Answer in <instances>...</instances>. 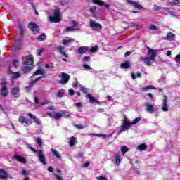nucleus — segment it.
<instances>
[{"label":"nucleus","instance_id":"1","mask_svg":"<svg viewBox=\"0 0 180 180\" xmlns=\"http://www.w3.org/2000/svg\"><path fill=\"white\" fill-rule=\"evenodd\" d=\"M140 120H141V117H139L134 119L132 122H130V121L129 120V118H127V115H124V120L122 121V124L121 125V129L120 130L119 134L123 133V131H126V130H129L131 126L137 124V123H139Z\"/></svg>","mask_w":180,"mask_h":180},{"label":"nucleus","instance_id":"2","mask_svg":"<svg viewBox=\"0 0 180 180\" xmlns=\"http://www.w3.org/2000/svg\"><path fill=\"white\" fill-rule=\"evenodd\" d=\"M22 60H25L23 61L24 68H22V71L24 72H29L32 70V65H33V56H23Z\"/></svg>","mask_w":180,"mask_h":180},{"label":"nucleus","instance_id":"3","mask_svg":"<svg viewBox=\"0 0 180 180\" xmlns=\"http://www.w3.org/2000/svg\"><path fill=\"white\" fill-rule=\"evenodd\" d=\"M28 148H30L31 151H33V153H37L38 160L39 162H41V164H43V165H46L47 164V160L46 159V156L43 153V150H35L34 148H33V147L30 146H28Z\"/></svg>","mask_w":180,"mask_h":180},{"label":"nucleus","instance_id":"4","mask_svg":"<svg viewBox=\"0 0 180 180\" xmlns=\"http://www.w3.org/2000/svg\"><path fill=\"white\" fill-rule=\"evenodd\" d=\"M53 16H49V19L50 22L53 23H58L61 20V14H60L59 10H52Z\"/></svg>","mask_w":180,"mask_h":180},{"label":"nucleus","instance_id":"5","mask_svg":"<svg viewBox=\"0 0 180 180\" xmlns=\"http://www.w3.org/2000/svg\"><path fill=\"white\" fill-rule=\"evenodd\" d=\"M143 106H145L146 110L148 112V113H154L155 112V107L148 102L145 103Z\"/></svg>","mask_w":180,"mask_h":180},{"label":"nucleus","instance_id":"6","mask_svg":"<svg viewBox=\"0 0 180 180\" xmlns=\"http://www.w3.org/2000/svg\"><path fill=\"white\" fill-rule=\"evenodd\" d=\"M89 25L93 30H102V25L96 22V21L91 20Z\"/></svg>","mask_w":180,"mask_h":180},{"label":"nucleus","instance_id":"7","mask_svg":"<svg viewBox=\"0 0 180 180\" xmlns=\"http://www.w3.org/2000/svg\"><path fill=\"white\" fill-rule=\"evenodd\" d=\"M61 75H62V79L60 80L58 82L59 84H63V85H65V84H67L68 81H70V75L65 72H62Z\"/></svg>","mask_w":180,"mask_h":180},{"label":"nucleus","instance_id":"8","mask_svg":"<svg viewBox=\"0 0 180 180\" xmlns=\"http://www.w3.org/2000/svg\"><path fill=\"white\" fill-rule=\"evenodd\" d=\"M29 29L33 32V33H39L40 32V28L38 27V25L33 22H31L29 25H28Z\"/></svg>","mask_w":180,"mask_h":180},{"label":"nucleus","instance_id":"9","mask_svg":"<svg viewBox=\"0 0 180 180\" xmlns=\"http://www.w3.org/2000/svg\"><path fill=\"white\" fill-rule=\"evenodd\" d=\"M146 50H148V54L150 56L149 58H151L152 61L155 60V54H157V51L154 50L149 46H146Z\"/></svg>","mask_w":180,"mask_h":180},{"label":"nucleus","instance_id":"10","mask_svg":"<svg viewBox=\"0 0 180 180\" xmlns=\"http://www.w3.org/2000/svg\"><path fill=\"white\" fill-rule=\"evenodd\" d=\"M18 122L22 124L25 123V124H27L28 126H30V124H32L33 123L32 121H30V120L25 117V116H20L18 118Z\"/></svg>","mask_w":180,"mask_h":180},{"label":"nucleus","instance_id":"11","mask_svg":"<svg viewBox=\"0 0 180 180\" xmlns=\"http://www.w3.org/2000/svg\"><path fill=\"white\" fill-rule=\"evenodd\" d=\"M11 94L16 98H19V94H20V88L19 86L13 87L11 90Z\"/></svg>","mask_w":180,"mask_h":180},{"label":"nucleus","instance_id":"12","mask_svg":"<svg viewBox=\"0 0 180 180\" xmlns=\"http://www.w3.org/2000/svg\"><path fill=\"white\" fill-rule=\"evenodd\" d=\"M56 50L60 53V54H62V56H64V57H65L66 58H68V55H67V53H65V47L64 46H58L56 47Z\"/></svg>","mask_w":180,"mask_h":180},{"label":"nucleus","instance_id":"13","mask_svg":"<svg viewBox=\"0 0 180 180\" xmlns=\"http://www.w3.org/2000/svg\"><path fill=\"white\" fill-rule=\"evenodd\" d=\"M141 60H142V61H144V63L146 65H148V66H150L152 65V63L151 61H153V59H151V58L150 57H141L140 58Z\"/></svg>","mask_w":180,"mask_h":180},{"label":"nucleus","instance_id":"14","mask_svg":"<svg viewBox=\"0 0 180 180\" xmlns=\"http://www.w3.org/2000/svg\"><path fill=\"white\" fill-rule=\"evenodd\" d=\"M9 94V91H8V88H6V86H3V87L1 88V96H3V98H5L6 96H8Z\"/></svg>","mask_w":180,"mask_h":180},{"label":"nucleus","instance_id":"15","mask_svg":"<svg viewBox=\"0 0 180 180\" xmlns=\"http://www.w3.org/2000/svg\"><path fill=\"white\" fill-rule=\"evenodd\" d=\"M15 160H17V161H19V162H22V164H26V158L25 157L21 156L20 155H14Z\"/></svg>","mask_w":180,"mask_h":180},{"label":"nucleus","instance_id":"16","mask_svg":"<svg viewBox=\"0 0 180 180\" xmlns=\"http://www.w3.org/2000/svg\"><path fill=\"white\" fill-rule=\"evenodd\" d=\"M129 4L134 6V8H136L137 9L141 10L143 9V6L139 4L138 1H128Z\"/></svg>","mask_w":180,"mask_h":180},{"label":"nucleus","instance_id":"17","mask_svg":"<svg viewBox=\"0 0 180 180\" xmlns=\"http://www.w3.org/2000/svg\"><path fill=\"white\" fill-rule=\"evenodd\" d=\"M86 51H89V48L87 46H80L77 50L79 54H84Z\"/></svg>","mask_w":180,"mask_h":180},{"label":"nucleus","instance_id":"18","mask_svg":"<svg viewBox=\"0 0 180 180\" xmlns=\"http://www.w3.org/2000/svg\"><path fill=\"white\" fill-rule=\"evenodd\" d=\"M163 99V105L162 107V109L163 112H168V103H167V96H164Z\"/></svg>","mask_w":180,"mask_h":180},{"label":"nucleus","instance_id":"19","mask_svg":"<svg viewBox=\"0 0 180 180\" xmlns=\"http://www.w3.org/2000/svg\"><path fill=\"white\" fill-rule=\"evenodd\" d=\"M29 117H30V119H33V120H34L35 123H37V124H40V120L39 118H37V117H36V115L32 114V113H28L27 114Z\"/></svg>","mask_w":180,"mask_h":180},{"label":"nucleus","instance_id":"20","mask_svg":"<svg viewBox=\"0 0 180 180\" xmlns=\"http://www.w3.org/2000/svg\"><path fill=\"white\" fill-rule=\"evenodd\" d=\"M86 98H89L90 103H94L95 102L96 103H98V105H101V102L91 96V94H87Z\"/></svg>","mask_w":180,"mask_h":180},{"label":"nucleus","instance_id":"21","mask_svg":"<svg viewBox=\"0 0 180 180\" xmlns=\"http://www.w3.org/2000/svg\"><path fill=\"white\" fill-rule=\"evenodd\" d=\"M8 178V174L2 169H0V179H6Z\"/></svg>","mask_w":180,"mask_h":180},{"label":"nucleus","instance_id":"22","mask_svg":"<svg viewBox=\"0 0 180 180\" xmlns=\"http://www.w3.org/2000/svg\"><path fill=\"white\" fill-rule=\"evenodd\" d=\"M51 153L54 155L58 160H61V155H60V153L56 150L55 149H51Z\"/></svg>","mask_w":180,"mask_h":180},{"label":"nucleus","instance_id":"23","mask_svg":"<svg viewBox=\"0 0 180 180\" xmlns=\"http://www.w3.org/2000/svg\"><path fill=\"white\" fill-rule=\"evenodd\" d=\"M120 150H121V153H122V155H126V153H128L129 149L126 146H122L120 148Z\"/></svg>","mask_w":180,"mask_h":180},{"label":"nucleus","instance_id":"24","mask_svg":"<svg viewBox=\"0 0 180 180\" xmlns=\"http://www.w3.org/2000/svg\"><path fill=\"white\" fill-rule=\"evenodd\" d=\"M75 40L72 38H69L67 39H63V44L64 46H67V44H70V43H74Z\"/></svg>","mask_w":180,"mask_h":180},{"label":"nucleus","instance_id":"25","mask_svg":"<svg viewBox=\"0 0 180 180\" xmlns=\"http://www.w3.org/2000/svg\"><path fill=\"white\" fill-rule=\"evenodd\" d=\"M147 146L146 143H142L137 146L136 150H139V151H144V150H147Z\"/></svg>","mask_w":180,"mask_h":180},{"label":"nucleus","instance_id":"26","mask_svg":"<svg viewBox=\"0 0 180 180\" xmlns=\"http://www.w3.org/2000/svg\"><path fill=\"white\" fill-rule=\"evenodd\" d=\"M77 144V138L72 136L70 140V147H74Z\"/></svg>","mask_w":180,"mask_h":180},{"label":"nucleus","instance_id":"27","mask_svg":"<svg viewBox=\"0 0 180 180\" xmlns=\"http://www.w3.org/2000/svg\"><path fill=\"white\" fill-rule=\"evenodd\" d=\"M115 163L117 165H119L120 162H122V158H120V155L117 153L115 155Z\"/></svg>","mask_w":180,"mask_h":180},{"label":"nucleus","instance_id":"28","mask_svg":"<svg viewBox=\"0 0 180 180\" xmlns=\"http://www.w3.org/2000/svg\"><path fill=\"white\" fill-rule=\"evenodd\" d=\"M53 117L56 120H60V119H61V117H63V112H56L53 115Z\"/></svg>","mask_w":180,"mask_h":180},{"label":"nucleus","instance_id":"29","mask_svg":"<svg viewBox=\"0 0 180 180\" xmlns=\"http://www.w3.org/2000/svg\"><path fill=\"white\" fill-rule=\"evenodd\" d=\"M167 40H175V34H173L172 32L167 33Z\"/></svg>","mask_w":180,"mask_h":180},{"label":"nucleus","instance_id":"30","mask_svg":"<svg viewBox=\"0 0 180 180\" xmlns=\"http://www.w3.org/2000/svg\"><path fill=\"white\" fill-rule=\"evenodd\" d=\"M120 67L123 69L130 68V63L129 61H126L124 63L121 64Z\"/></svg>","mask_w":180,"mask_h":180},{"label":"nucleus","instance_id":"31","mask_svg":"<svg viewBox=\"0 0 180 180\" xmlns=\"http://www.w3.org/2000/svg\"><path fill=\"white\" fill-rule=\"evenodd\" d=\"M46 74V72L43 70H38L36 72H34L33 75H44Z\"/></svg>","mask_w":180,"mask_h":180},{"label":"nucleus","instance_id":"32","mask_svg":"<svg viewBox=\"0 0 180 180\" xmlns=\"http://www.w3.org/2000/svg\"><path fill=\"white\" fill-rule=\"evenodd\" d=\"M93 4H96V5H99L100 6H103L105 3L101 0H92Z\"/></svg>","mask_w":180,"mask_h":180},{"label":"nucleus","instance_id":"33","mask_svg":"<svg viewBox=\"0 0 180 180\" xmlns=\"http://www.w3.org/2000/svg\"><path fill=\"white\" fill-rule=\"evenodd\" d=\"M36 143L39 147H43V140L41 138H37Z\"/></svg>","mask_w":180,"mask_h":180},{"label":"nucleus","instance_id":"34","mask_svg":"<svg viewBox=\"0 0 180 180\" xmlns=\"http://www.w3.org/2000/svg\"><path fill=\"white\" fill-rule=\"evenodd\" d=\"M167 4H169L170 5H178L180 4V0L168 1Z\"/></svg>","mask_w":180,"mask_h":180},{"label":"nucleus","instance_id":"35","mask_svg":"<svg viewBox=\"0 0 180 180\" xmlns=\"http://www.w3.org/2000/svg\"><path fill=\"white\" fill-rule=\"evenodd\" d=\"M64 92H65V91L64 89L60 90V91L57 94L58 98H63V96H64Z\"/></svg>","mask_w":180,"mask_h":180},{"label":"nucleus","instance_id":"36","mask_svg":"<svg viewBox=\"0 0 180 180\" xmlns=\"http://www.w3.org/2000/svg\"><path fill=\"white\" fill-rule=\"evenodd\" d=\"M62 115H63V116H65V117H66V119H68V117H71L70 112H68L67 111H62Z\"/></svg>","mask_w":180,"mask_h":180},{"label":"nucleus","instance_id":"37","mask_svg":"<svg viewBox=\"0 0 180 180\" xmlns=\"http://www.w3.org/2000/svg\"><path fill=\"white\" fill-rule=\"evenodd\" d=\"M39 41H43V40H46V34H42L38 37Z\"/></svg>","mask_w":180,"mask_h":180},{"label":"nucleus","instance_id":"38","mask_svg":"<svg viewBox=\"0 0 180 180\" xmlns=\"http://www.w3.org/2000/svg\"><path fill=\"white\" fill-rule=\"evenodd\" d=\"M13 65H14V67H15L16 68H18V67H19V60L15 59L13 61Z\"/></svg>","mask_w":180,"mask_h":180},{"label":"nucleus","instance_id":"39","mask_svg":"<svg viewBox=\"0 0 180 180\" xmlns=\"http://www.w3.org/2000/svg\"><path fill=\"white\" fill-rule=\"evenodd\" d=\"M77 30V29L74 28V27H66V30H65V32H74Z\"/></svg>","mask_w":180,"mask_h":180},{"label":"nucleus","instance_id":"40","mask_svg":"<svg viewBox=\"0 0 180 180\" xmlns=\"http://www.w3.org/2000/svg\"><path fill=\"white\" fill-rule=\"evenodd\" d=\"M71 25H72V27L75 29V27H78V22L77 21H71Z\"/></svg>","mask_w":180,"mask_h":180},{"label":"nucleus","instance_id":"41","mask_svg":"<svg viewBox=\"0 0 180 180\" xmlns=\"http://www.w3.org/2000/svg\"><path fill=\"white\" fill-rule=\"evenodd\" d=\"M148 89H154L153 86H146L142 89V91H148Z\"/></svg>","mask_w":180,"mask_h":180},{"label":"nucleus","instance_id":"42","mask_svg":"<svg viewBox=\"0 0 180 180\" xmlns=\"http://www.w3.org/2000/svg\"><path fill=\"white\" fill-rule=\"evenodd\" d=\"M21 75L19 72H14L12 78H20Z\"/></svg>","mask_w":180,"mask_h":180},{"label":"nucleus","instance_id":"43","mask_svg":"<svg viewBox=\"0 0 180 180\" xmlns=\"http://www.w3.org/2000/svg\"><path fill=\"white\" fill-rule=\"evenodd\" d=\"M82 67L83 68L86 69V71H91V70H92V68H91L90 66L86 64H83Z\"/></svg>","mask_w":180,"mask_h":180},{"label":"nucleus","instance_id":"44","mask_svg":"<svg viewBox=\"0 0 180 180\" xmlns=\"http://www.w3.org/2000/svg\"><path fill=\"white\" fill-rule=\"evenodd\" d=\"M43 53H44V49H41L37 50V56H41Z\"/></svg>","mask_w":180,"mask_h":180},{"label":"nucleus","instance_id":"45","mask_svg":"<svg viewBox=\"0 0 180 180\" xmlns=\"http://www.w3.org/2000/svg\"><path fill=\"white\" fill-rule=\"evenodd\" d=\"M98 50V46H93L91 49L90 51L91 53H96V51H97Z\"/></svg>","mask_w":180,"mask_h":180},{"label":"nucleus","instance_id":"46","mask_svg":"<svg viewBox=\"0 0 180 180\" xmlns=\"http://www.w3.org/2000/svg\"><path fill=\"white\" fill-rule=\"evenodd\" d=\"M54 176L57 180H63V177L57 174H54Z\"/></svg>","mask_w":180,"mask_h":180},{"label":"nucleus","instance_id":"47","mask_svg":"<svg viewBox=\"0 0 180 180\" xmlns=\"http://www.w3.org/2000/svg\"><path fill=\"white\" fill-rule=\"evenodd\" d=\"M91 60V57L89 56H84L83 58H82V61H90Z\"/></svg>","mask_w":180,"mask_h":180},{"label":"nucleus","instance_id":"48","mask_svg":"<svg viewBox=\"0 0 180 180\" xmlns=\"http://www.w3.org/2000/svg\"><path fill=\"white\" fill-rule=\"evenodd\" d=\"M80 91H82V92H84V94H88V89L85 88V87H81L80 88Z\"/></svg>","mask_w":180,"mask_h":180},{"label":"nucleus","instance_id":"49","mask_svg":"<svg viewBox=\"0 0 180 180\" xmlns=\"http://www.w3.org/2000/svg\"><path fill=\"white\" fill-rule=\"evenodd\" d=\"M90 12H91V13H95V12H96V7L93 6L90 8Z\"/></svg>","mask_w":180,"mask_h":180},{"label":"nucleus","instance_id":"50","mask_svg":"<svg viewBox=\"0 0 180 180\" xmlns=\"http://www.w3.org/2000/svg\"><path fill=\"white\" fill-rule=\"evenodd\" d=\"M158 27H157V26H155V25H151L150 27V30H158Z\"/></svg>","mask_w":180,"mask_h":180},{"label":"nucleus","instance_id":"51","mask_svg":"<svg viewBox=\"0 0 180 180\" xmlns=\"http://www.w3.org/2000/svg\"><path fill=\"white\" fill-rule=\"evenodd\" d=\"M96 180H108V179H106V177H103V176H98L96 178Z\"/></svg>","mask_w":180,"mask_h":180},{"label":"nucleus","instance_id":"52","mask_svg":"<svg viewBox=\"0 0 180 180\" xmlns=\"http://www.w3.org/2000/svg\"><path fill=\"white\" fill-rule=\"evenodd\" d=\"M41 78H43V77H40L37 78L35 80H33L32 82V84H36L37 82V81H40V79H41Z\"/></svg>","mask_w":180,"mask_h":180},{"label":"nucleus","instance_id":"53","mask_svg":"<svg viewBox=\"0 0 180 180\" xmlns=\"http://www.w3.org/2000/svg\"><path fill=\"white\" fill-rule=\"evenodd\" d=\"M74 94H75L74 89H69L70 95H71L72 96L74 95Z\"/></svg>","mask_w":180,"mask_h":180},{"label":"nucleus","instance_id":"54","mask_svg":"<svg viewBox=\"0 0 180 180\" xmlns=\"http://www.w3.org/2000/svg\"><path fill=\"white\" fill-rule=\"evenodd\" d=\"M74 126H75V127H76L77 129H84V127H83L82 125L75 124Z\"/></svg>","mask_w":180,"mask_h":180},{"label":"nucleus","instance_id":"55","mask_svg":"<svg viewBox=\"0 0 180 180\" xmlns=\"http://www.w3.org/2000/svg\"><path fill=\"white\" fill-rule=\"evenodd\" d=\"M169 13H170L171 16H172L173 18H176V14L174 12L169 11Z\"/></svg>","mask_w":180,"mask_h":180},{"label":"nucleus","instance_id":"56","mask_svg":"<svg viewBox=\"0 0 180 180\" xmlns=\"http://www.w3.org/2000/svg\"><path fill=\"white\" fill-rule=\"evenodd\" d=\"M131 54V51H127L124 53V57H129Z\"/></svg>","mask_w":180,"mask_h":180},{"label":"nucleus","instance_id":"57","mask_svg":"<svg viewBox=\"0 0 180 180\" xmlns=\"http://www.w3.org/2000/svg\"><path fill=\"white\" fill-rule=\"evenodd\" d=\"M45 68H53V65H49V64H46L45 65Z\"/></svg>","mask_w":180,"mask_h":180},{"label":"nucleus","instance_id":"58","mask_svg":"<svg viewBox=\"0 0 180 180\" xmlns=\"http://www.w3.org/2000/svg\"><path fill=\"white\" fill-rule=\"evenodd\" d=\"M73 88H77L78 86V82H75L72 84Z\"/></svg>","mask_w":180,"mask_h":180},{"label":"nucleus","instance_id":"59","mask_svg":"<svg viewBox=\"0 0 180 180\" xmlns=\"http://www.w3.org/2000/svg\"><path fill=\"white\" fill-rule=\"evenodd\" d=\"M179 60H180V54H179L176 56L175 61H176V63H178V61H179Z\"/></svg>","mask_w":180,"mask_h":180},{"label":"nucleus","instance_id":"60","mask_svg":"<svg viewBox=\"0 0 180 180\" xmlns=\"http://www.w3.org/2000/svg\"><path fill=\"white\" fill-rule=\"evenodd\" d=\"M153 9L156 11H160V7H158L157 5H154Z\"/></svg>","mask_w":180,"mask_h":180},{"label":"nucleus","instance_id":"61","mask_svg":"<svg viewBox=\"0 0 180 180\" xmlns=\"http://www.w3.org/2000/svg\"><path fill=\"white\" fill-rule=\"evenodd\" d=\"M48 171L49 172H53V171H54V169H53V167H48Z\"/></svg>","mask_w":180,"mask_h":180},{"label":"nucleus","instance_id":"62","mask_svg":"<svg viewBox=\"0 0 180 180\" xmlns=\"http://www.w3.org/2000/svg\"><path fill=\"white\" fill-rule=\"evenodd\" d=\"M97 112H105V109H103V108H98V110H97Z\"/></svg>","mask_w":180,"mask_h":180},{"label":"nucleus","instance_id":"63","mask_svg":"<svg viewBox=\"0 0 180 180\" xmlns=\"http://www.w3.org/2000/svg\"><path fill=\"white\" fill-rule=\"evenodd\" d=\"M47 115L49 117H54V115H52L51 112H47Z\"/></svg>","mask_w":180,"mask_h":180},{"label":"nucleus","instance_id":"64","mask_svg":"<svg viewBox=\"0 0 180 180\" xmlns=\"http://www.w3.org/2000/svg\"><path fill=\"white\" fill-rule=\"evenodd\" d=\"M148 96H149V98H151L152 101L153 99H154L151 93L148 94Z\"/></svg>","mask_w":180,"mask_h":180}]
</instances>
